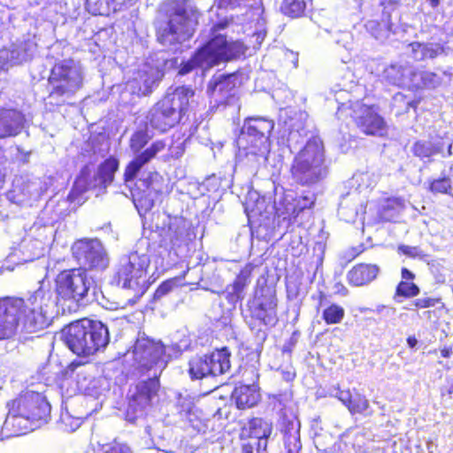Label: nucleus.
Wrapping results in <instances>:
<instances>
[{
    "instance_id": "nucleus-1",
    "label": "nucleus",
    "mask_w": 453,
    "mask_h": 453,
    "mask_svg": "<svg viewBox=\"0 0 453 453\" xmlns=\"http://www.w3.org/2000/svg\"><path fill=\"white\" fill-rule=\"evenodd\" d=\"M27 334H39L51 323L42 292H35L27 299L6 296L0 298V341L12 338L19 324Z\"/></svg>"
},
{
    "instance_id": "nucleus-2",
    "label": "nucleus",
    "mask_w": 453,
    "mask_h": 453,
    "mask_svg": "<svg viewBox=\"0 0 453 453\" xmlns=\"http://www.w3.org/2000/svg\"><path fill=\"white\" fill-rule=\"evenodd\" d=\"M195 94L194 88L185 85L167 91L148 111L147 124L160 134L177 127L187 117Z\"/></svg>"
},
{
    "instance_id": "nucleus-3",
    "label": "nucleus",
    "mask_w": 453,
    "mask_h": 453,
    "mask_svg": "<svg viewBox=\"0 0 453 453\" xmlns=\"http://www.w3.org/2000/svg\"><path fill=\"white\" fill-rule=\"evenodd\" d=\"M63 333L67 347L81 357L94 355L109 342L107 326L100 321L86 318L70 323Z\"/></svg>"
},
{
    "instance_id": "nucleus-4",
    "label": "nucleus",
    "mask_w": 453,
    "mask_h": 453,
    "mask_svg": "<svg viewBox=\"0 0 453 453\" xmlns=\"http://www.w3.org/2000/svg\"><path fill=\"white\" fill-rule=\"evenodd\" d=\"M47 82L49 98L54 100L55 105L61 106L82 88L83 74L73 58H65L52 65Z\"/></svg>"
},
{
    "instance_id": "nucleus-5",
    "label": "nucleus",
    "mask_w": 453,
    "mask_h": 453,
    "mask_svg": "<svg viewBox=\"0 0 453 453\" xmlns=\"http://www.w3.org/2000/svg\"><path fill=\"white\" fill-rule=\"evenodd\" d=\"M245 50L246 47L242 42L227 40L226 35H213L194 52L193 63L210 69L222 62L240 58Z\"/></svg>"
},
{
    "instance_id": "nucleus-6",
    "label": "nucleus",
    "mask_w": 453,
    "mask_h": 453,
    "mask_svg": "<svg viewBox=\"0 0 453 453\" xmlns=\"http://www.w3.org/2000/svg\"><path fill=\"white\" fill-rule=\"evenodd\" d=\"M324 163V147L321 142L309 140L296 155L290 167L295 180L302 186L317 182Z\"/></svg>"
},
{
    "instance_id": "nucleus-7",
    "label": "nucleus",
    "mask_w": 453,
    "mask_h": 453,
    "mask_svg": "<svg viewBox=\"0 0 453 453\" xmlns=\"http://www.w3.org/2000/svg\"><path fill=\"white\" fill-rule=\"evenodd\" d=\"M150 264V257L146 254L131 253L127 261L118 267L114 274V281L123 288L134 290L139 298L149 288L147 276Z\"/></svg>"
},
{
    "instance_id": "nucleus-8",
    "label": "nucleus",
    "mask_w": 453,
    "mask_h": 453,
    "mask_svg": "<svg viewBox=\"0 0 453 453\" xmlns=\"http://www.w3.org/2000/svg\"><path fill=\"white\" fill-rule=\"evenodd\" d=\"M90 283L84 269L71 268L60 271L55 278V293L61 304H74L88 296Z\"/></svg>"
},
{
    "instance_id": "nucleus-9",
    "label": "nucleus",
    "mask_w": 453,
    "mask_h": 453,
    "mask_svg": "<svg viewBox=\"0 0 453 453\" xmlns=\"http://www.w3.org/2000/svg\"><path fill=\"white\" fill-rule=\"evenodd\" d=\"M231 352L227 347L214 349L203 355H196L188 361V374L192 380L219 376L229 371Z\"/></svg>"
},
{
    "instance_id": "nucleus-10",
    "label": "nucleus",
    "mask_w": 453,
    "mask_h": 453,
    "mask_svg": "<svg viewBox=\"0 0 453 453\" xmlns=\"http://www.w3.org/2000/svg\"><path fill=\"white\" fill-rule=\"evenodd\" d=\"M160 382L157 377L141 380L131 387L127 397L126 419L134 423L139 418L146 415L152 405V399L158 394Z\"/></svg>"
},
{
    "instance_id": "nucleus-11",
    "label": "nucleus",
    "mask_w": 453,
    "mask_h": 453,
    "mask_svg": "<svg viewBox=\"0 0 453 453\" xmlns=\"http://www.w3.org/2000/svg\"><path fill=\"white\" fill-rule=\"evenodd\" d=\"M278 300L276 293L270 288L257 289L247 303L246 319L254 326L273 325L277 320Z\"/></svg>"
},
{
    "instance_id": "nucleus-12",
    "label": "nucleus",
    "mask_w": 453,
    "mask_h": 453,
    "mask_svg": "<svg viewBox=\"0 0 453 453\" xmlns=\"http://www.w3.org/2000/svg\"><path fill=\"white\" fill-rule=\"evenodd\" d=\"M338 114L339 118L343 114L349 115L356 126L366 135H380L387 127L384 119L372 104L357 103L349 107L340 108Z\"/></svg>"
},
{
    "instance_id": "nucleus-13",
    "label": "nucleus",
    "mask_w": 453,
    "mask_h": 453,
    "mask_svg": "<svg viewBox=\"0 0 453 453\" xmlns=\"http://www.w3.org/2000/svg\"><path fill=\"white\" fill-rule=\"evenodd\" d=\"M74 259L87 273L103 272L109 266V258L100 242L93 240H79L72 247Z\"/></svg>"
},
{
    "instance_id": "nucleus-14",
    "label": "nucleus",
    "mask_w": 453,
    "mask_h": 453,
    "mask_svg": "<svg viewBox=\"0 0 453 453\" xmlns=\"http://www.w3.org/2000/svg\"><path fill=\"white\" fill-rule=\"evenodd\" d=\"M30 390L21 391L16 397L6 403L8 410L5 425L10 426L16 435L25 434L33 430L30 426L28 408Z\"/></svg>"
},
{
    "instance_id": "nucleus-15",
    "label": "nucleus",
    "mask_w": 453,
    "mask_h": 453,
    "mask_svg": "<svg viewBox=\"0 0 453 453\" xmlns=\"http://www.w3.org/2000/svg\"><path fill=\"white\" fill-rule=\"evenodd\" d=\"M133 355L137 368L149 371L163 360L165 356V347L160 342L142 337L135 342Z\"/></svg>"
},
{
    "instance_id": "nucleus-16",
    "label": "nucleus",
    "mask_w": 453,
    "mask_h": 453,
    "mask_svg": "<svg viewBox=\"0 0 453 453\" xmlns=\"http://www.w3.org/2000/svg\"><path fill=\"white\" fill-rule=\"evenodd\" d=\"M195 33L193 20L185 7L178 6L170 14L167 26L163 29V37H172V41L180 42L190 39Z\"/></svg>"
},
{
    "instance_id": "nucleus-17",
    "label": "nucleus",
    "mask_w": 453,
    "mask_h": 453,
    "mask_svg": "<svg viewBox=\"0 0 453 453\" xmlns=\"http://www.w3.org/2000/svg\"><path fill=\"white\" fill-rule=\"evenodd\" d=\"M272 421L258 416H251L240 427L242 440L256 439L257 451H265L267 448L268 439L273 433Z\"/></svg>"
},
{
    "instance_id": "nucleus-18",
    "label": "nucleus",
    "mask_w": 453,
    "mask_h": 453,
    "mask_svg": "<svg viewBox=\"0 0 453 453\" xmlns=\"http://www.w3.org/2000/svg\"><path fill=\"white\" fill-rule=\"evenodd\" d=\"M315 201L308 196H283L276 208V214L288 222L295 221L305 210L312 209Z\"/></svg>"
},
{
    "instance_id": "nucleus-19",
    "label": "nucleus",
    "mask_w": 453,
    "mask_h": 453,
    "mask_svg": "<svg viewBox=\"0 0 453 453\" xmlns=\"http://www.w3.org/2000/svg\"><path fill=\"white\" fill-rule=\"evenodd\" d=\"M262 400L260 388L257 384H240L232 391L231 401L236 409L245 411L258 405Z\"/></svg>"
},
{
    "instance_id": "nucleus-20",
    "label": "nucleus",
    "mask_w": 453,
    "mask_h": 453,
    "mask_svg": "<svg viewBox=\"0 0 453 453\" xmlns=\"http://www.w3.org/2000/svg\"><path fill=\"white\" fill-rule=\"evenodd\" d=\"M334 397L337 398L349 411L351 415H366L370 409V403L366 396L357 389H342L335 388Z\"/></svg>"
},
{
    "instance_id": "nucleus-21",
    "label": "nucleus",
    "mask_w": 453,
    "mask_h": 453,
    "mask_svg": "<svg viewBox=\"0 0 453 453\" xmlns=\"http://www.w3.org/2000/svg\"><path fill=\"white\" fill-rule=\"evenodd\" d=\"M165 148V141L158 140L152 142L150 147L134 157L125 167L124 180H133L142 167L154 158L158 152L163 151Z\"/></svg>"
},
{
    "instance_id": "nucleus-22",
    "label": "nucleus",
    "mask_w": 453,
    "mask_h": 453,
    "mask_svg": "<svg viewBox=\"0 0 453 453\" xmlns=\"http://www.w3.org/2000/svg\"><path fill=\"white\" fill-rule=\"evenodd\" d=\"M247 135V131L241 128L240 134L236 139V144L240 153L243 157L249 156L259 157L269 151V140L259 135L250 134Z\"/></svg>"
},
{
    "instance_id": "nucleus-23",
    "label": "nucleus",
    "mask_w": 453,
    "mask_h": 453,
    "mask_svg": "<svg viewBox=\"0 0 453 453\" xmlns=\"http://www.w3.org/2000/svg\"><path fill=\"white\" fill-rule=\"evenodd\" d=\"M240 83L235 73L223 74L219 78L213 77L210 81L209 90L212 96L219 97L223 103L227 104L234 96Z\"/></svg>"
},
{
    "instance_id": "nucleus-24",
    "label": "nucleus",
    "mask_w": 453,
    "mask_h": 453,
    "mask_svg": "<svg viewBox=\"0 0 453 453\" xmlns=\"http://www.w3.org/2000/svg\"><path fill=\"white\" fill-rule=\"evenodd\" d=\"M25 123L24 115L15 109H0V139L15 136L21 133Z\"/></svg>"
},
{
    "instance_id": "nucleus-25",
    "label": "nucleus",
    "mask_w": 453,
    "mask_h": 453,
    "mask_svg": "<svg viewBox=\"0 0 453 453\" xmlns=\"http://www.w3.org/2000/svg\"><path fill=\"white\" fill-rule=\"evenodd\" d=\"M379 273L380 267L375 264L358 263L348 271L346 279L352 287H363L373 281Z\"/></svg>"
},
{
    "instance_id": "nucleus-26",
    "label": "nucleus",
    "mask_w": 453,
    "mask_h": 453,
    "mask_svg": "<svg viewBox=\"0 0 453 453\" xmlns=\"http://www.w3.org/2000/svg\"><path fill=\"white\" fill-rule=\"evenodd\" d=\"M255 267L254 264L247 263L240 269L230 285L232 290L226 295V299L229 302H239L244 298V291L251 281Z\"/></svg>"
},
{
    "instance_id": "nucleus-27",
    "label": "nucleus",
    "mask_w": 453,
    "mask_h": 453,
    "mask_svg": "<svg viewBox=\"0 0 453 453\" xmlns=\"http://www.w3.org/2000/svg\"><path fill=\"white\" fill-rule=\"evenodd\" d=\"M28 399V411L30 426L34 424L46 422L50 413V405L46 398L40 393L30 390Z\"/></svg>"
},
{
    "instance_id": "nucleus-28",
    "label": "nucleus",
    "mask_w": 453,
    "mask_h": 453,
    "mask_svg": "<svg viewBox=\"0 0 453 453\" xmlns=\"http://www.w3.org/2000/svg\"><path fill=\"white\" fill-rule=\"evenodd\" d=\"M274 128V121L263 117H248L244 119L242 129L247 131V135L257 134L269 140Z\"/></svg>"
},
{
    "instance_id": "nucleus-29",
    "label": "nucleus",
    "mask_w": 453,
    "mask_h": 453,
    "mask_svg": "<svg viewBox=\"0 0 453 453\" xmlns=\"http://www.w3.org/2000/svg\"><path fill=\"white\" fill-rule=\"evenodd\" d=\"M153 77L146 71L138 70L134 76L127 81L131 93L137 96H144L152 92Z\"/></svg>"
},
{
    "instance_id": "nucleus-30",
    "label": "nucleus",
    "mask_w": 453,
    "mask_h": 453,
    "mask_svg": "<svg viewBox=\"0 0 453 453\" xmlns=\"http://www.w3.org/2000/svg\"><path fill=\"white\" fill-rule=\"evenodd\" d=\"M168 231V242L161 243L160 247L165 249L172 261H175L180 257L178 250L185 244L184 231L178 226L173 228L172 226H169Z\"/></svg>"
},
{
    "instance_id": "nucleus-31",
    "label": "nucleus",
    "mask_w": 453,
    "mask_h": 453,
    "mask_svg": "<svg viewBox=\"0 0 453 453\" xmlns=\"http://www.w3.org/2000/svg\"><path fill=\"white\" fill-rule=\"evenodd\" d=\"M442 145L439 142H433L426 140H417L411 147L412 155L420 160L436 156L442 152Z\"/></svg>"
},
{
    "instance_id": "nucleus-32",
    "label": "nucleus",
    "mask_w": 453,
    "mask_h": 453,
    "mask_svg": "<svg viewBox=\"0 0 453 453\" xmlns=\"http://www.w3.org/2000/svg\"><path fill=\"white\" fill-rule=\"evenodd\" d=\"M403 206V204L400 198H387L378 211V217L380 220L382 222L393 221Z\"/></svg>"
},
{
    "instance_id": "nucleus-33",
    "label": "nucleus",
    "mask_w": 453,
    "mask_h": 453,
    "mask_svg": "<svg viewBox=\"0 0 453 453\" xmlns=\"http://www.w3.org/2000/svg\"><path fill=\"white\" fill-rule=\"evenodd\" d=\"M119 166V160L110 156L104 159L98 166V178L104 184H110L114 180V174L118 171Z\"/></svg>"
},
{
    "instance_id": "nucleus-34",
    "label": "nucleus",
    "mask_w": 453,
    "mask_h": 453,
    "mask_svg": "<svg viewBox=\"0 0 453 453\" xmlns=\"http://www.w3.org/2000/svg\"><path fill=\"white\" fill-rule=\"evenodd\" d=\"M344 317V308L336 303L327 304L321 311V319L326 325L340 324L343 320Z\"/></svg>"
},
{
    "instance_id": "nucleus-35",
    "label": "nucleus",
    "mask_w": 453,
    "mask_h": 453,
    "mask_svg": "<svg viewBox=\"0 0 453 453\" xmlns=\"http://www.w3.org/2000/svg\"><path fill=\"white\" fill-rule=\"evenodd\" d=\"M427 190L434 195L453 196L451 179L447 175L432 179L428 181Z\"/></svg>"
},
{
    "instance_id": "nucleus-36",
    "label": "nucleus",
    "mask_w": 453,
    "mask_h": 453,
    "mask_svg": "<svg viewBox=\"0 0 453 453\" xmlns=\"http://www.w3.org/2000/svg\"><path fill=\"white\" fill-rule=\"evenodd\" d=\"M306 8V0H283L280 9L284 15L296 19L305 14Z\"/></svg>"
},
{
    "instance_id": "nucleus-37",
    "label": "nucleus",
    "mask_w": 453,
    "mask_h": 453,
    "mask_svg": "<svg viewBox=\"0 0 453 453\" xmlns=\"http://www.w3.org/2000/svg\"><path fill=\"white\" fill-rule=\"evenodd\" d=\"M108 143V137L103 133L92 134L85 142V152L84 156H95L97 153L103 151V145Z\"/></svg>"
},
{
    "instance_id": "nucleus-38",
    "label": "nucleus",
    "mask_w": 453,
    "mask_h": 453,
    "mask_svg": "<svg viewBox=\"0 0 453 453\" xmlns=\"http://www.w3.org/2000/svg\"><path fill=\"white\" fill-rule=\"evenodd\" d=\"M420 292L419 287L411 281L400 280L395 288V296L404 298L417 296Z\"/></svg>"
},
{
    "instance_id": "nucleus-39",
    "label": "nucleus",
    "mask_w": 453,
    "mask_h": 453,
    "mask_svg": "<svg viewBox=\"0 0 453 453\" xmlns=\"http://www.w3.org/2000/svg\"><path fill=\"white\" fill-rule=\"evenodd\" d=\"M84 363L74 360L71 362L65 369L61 370L57 375V382L60 388H63L65 382L73 377L75 370L83 365Z\"/></svg>"
},
{
    "instance_id": "nucleus-40",
    "label": "nucleus",
    "mask_w": 453,
    "mask_h": 453,
    "mask_svg": "<svg viewBox=\"0 0 453 453\" xmlns=\"http://www.w3.org/2000/svg\"><path fill=\"white\" fill-rule=\"evenodd\" d=\"M437 304L443 307V303L440 297L423 296L417 298L412 302V305L416 310L432 308L435 307Z\"/></svg>"
},
{
    "instance_id": "nucleus-41",
    "label": "nucleus",
    "mask_w": 453,
    "mask_h": 453,
    "mask_svg": "<svg viewBox=\"0 0 453 453\" xmlns=\"http://www.w3.org/2000/svg\"><path fill=\"white\" fill-rule=\"evenodd\" d=\"M174 286L173 279H169L162 281L158 287L156 288L153 294V299L157 300L162 298L164 296L170 293Z\"/></svg>"
},
{
    "instance_id": "nucleus-42",
    "label": "nucleus",
    "mask_w": 453,
    "mask_h": 453,
    "mask_svg": "<svg viewBox=\"0 0 453 453\" xmlns=\"http://www.w3.org/2000/svg\"><path fill=\"white\" fill-rule=\"evenodd\" d=\"M420 80L423 88H435L439 82L438 75L434 72L428 71L420 73Z\"/></svg>"
},
{
    "instance_id": "nucleus-43",
    "label": "nucleus",
    "mask_w": 453,
    "mask_h": 453,
    "mask_svg": "<svg viewBox=\"0 0 453 453\" xmlns=\"http://www.w3.org/2000/svg\"><path fill=\"white\" fill-rule=\"evenodd\" d=\"M367 248L364 243H360L357 246L349 247L344 253V259L346 262L349 263L358 257L361 254H363Z\"/></svg>"
},
{
    "instance_id": "nucleus-44",
    "label": "nucleus",
    "mask_w": 453,
    "mask_h": 453,
    "mask_svg": "<svg viewBox=\"0 0 453 453\" xmlns=\"http://www.w3.org/2000/svg\"><path fill=\"white\" fill-rule=\"evenodd\" d=\"M439 55V48H434L429 43H423L421 47V53L419 59L424 60L426 58H434Z\"/></svg>"
},
{
    "instance_id": "nucleus-45",
    "label": "nucleus",
    "mask_w": 453,
    "mask_h": 453,
    "mask_svg": "<svg viewBox=\"0 0 453 453\" xmlns=\"http://www.w3.org/2000/svg\"><path fill=\"white\" fill-rule=\"evenodd\" d=\"M148 140L149 138L146 132H136L131 139V147L139 150L147 144Z\"/></svg>"
},
{
    "instance_id": "nucleus-46",
    "label": "nucleus",
    "mask_w": 453,
    "mask_h": 453,
    "mask_svg": "<svg viewBox=\"0 0 453 453\" xmlns=\"http://www.w3.org/2000/svg\"><path fill=\"white\" fill-rule=\"evenodd\" d=\"M398 250L410 257H417L421 256V251L418 247L400 245L398 247Z\"/></svg>"
},
{
    "instance_id": "nucleus-47",
    "label": "nucleus",
    "mask_w": 453,
    "mask_h": 453,
    "mask_svg": "<svg viewBox=\"0 0 453 453\" xmlns=\"http://www.w3.org/2000/svg\"><path fill=\"white\" fill-rule=\"evenodd\" d=\"M408 47L411 50L413 59L415 61H420L419 55L421 53L422 42H412L408 45Z\"/></svg>"
},
{
    "instance_id": "nucleus-48",
    "label": "nucleus",
    "mask_w": 453,
    "mask_h": 453,
    "mask_svg": "<svg viewBox=\"0 0 453 453\" xmlns=\"http://www.w3.org/2000/svg\"><path fill=\"white\" fill-rule=\"evenodd\" d=\"M228 26V22L226 20H221L213 24L211 28V35H219V32L220 30L225 29Z\"/></svg>"
},
{
    "instance_id": "nucleus-49",
    "label": "nucleus",
    "mask_w": 453,
    "mask_h": 453,
    "mask_svg": "<svg viewBox=\"0 0 453 453\" xmlns=\"http://www.w3.org/2000/svg\"><path fill=\"white\" fill-rule=\"evenodd\" d=\"M415 274L406 267L401 269V280L414 282Z\"/></svg>"
},
{
    "instance_id": "nucleus-50",
    "label": "nucleus",
    "mask_w": 453,
    "mask_h": 453,
    "mask_svg": "<svg viewBox=\"0 0 453 453\" xmlns=\"http://www.w3.org/2000/svg\"><path fill=\"white\" fill-rule=\"evenodd\" d=\"M334 289H335V294L337 296H346L349 295V289L342 281H338L334 284Z\"/></svg>"
},
{
    "instance_id": "nucleus-51",
    "label": "nucleus",
    "mask_w": 453,
    "mask_h": 453,
    "mask_svg": "<svg viewBox=\"0 0 453 453\" xmlns=\"http://www.w3.org/2000/svg\"><path fill=\"white\" fill-rule=\"evenodd\" d=\"M195 68H202L206 69L205 66L202 65H195V63H193V56L190 58V59L188 61V63L182 67V73H189Z\"/></svg>"
},
{
    "instance_id": "nucleus-52",
    "label": "nucleus",
    "mask_w": 453,
    "mask_h": 453,
    "mask_svg": "<svg viewBox=\"0 0 453 453\" xmlns=\"http://www.w3.org/2000/svg\"><path fill=\"white\" fill-rule=\"evenodd\" d=\"M318 305L316 307L317 311L327 302V296L325 292L319 291L317 296Z\"/></svg>"
},
{
    "instance_id": "nucleus-53",
    "label": "nucleus",
    "mask_w": 453,
    "mask_h": 453,
    "mask_svg": "<svg viewBox=\"0 0 453 453\" xmlns=\"http://www.w3.org/2000/svg\"><path fill=\"white\" fill-rule=\"evenodd\" d=\"M453 354V349L452 346L445 345L443 348L441 349V356L443 357H449Z\"/></svg>"
},
{
    "instance_id": "nucleus-54",
    "label": "nucleus",
    "mask_w": 453,
    "mask_h": 453,
    "mask_svg": "<svg viewBox=\"0 0 453 453\" xmlns=\"http://www.w3.org/2000/svg\"><path fill=\"white\" fill-rule=\"evenodd\" d=\"M254 447L251 443L246 442L242 443L241 447V453H253Z\"/></svg>"
},
{
    "instance_id": "nucleus-55",
    "label": "nucleus",
    "mask_w": 453,
    "mask_h": 453,
    "mask_svg": "<svg viewBox=\"0 0 453 453\" xmlns=\"http://www.w3.org/2000/svg\"><path fill=\"white\" fill-rule=\"evenodd\" d=\"M408 346L411 349L415 348L418 344V341L414 335H410L407 337Z\"/></svg>"
},
{
    "instance_id": "nucleus-56",
    "label": "nucleus",
    "mask_w": 453,
    "mask_h": 453,
    "mask_svg": "<svg viewBox=\"0 0 453 453\" xmlns=\"http://www.w3.org/2000/svg\"><path fill=\"white\" fill-rule=\"evenodd\" d=\"M399 2H400V0H380V4L381 6L387 7L389 5L397 4H399Z\"/></svg>"
},
{
    "instance_id": "nucleus-57",
    "label": "nucleus",
    "mask_w": 453,
    "mask_h": 453,
    "mask_svg": "<svg viewBox=\"0 0 453 453\" xmlns=\"http://www.w3.org/2000/svg\"><path fill=\"white\" fill-rule=\"evenodd\" d=\"M225 4L234 5L238 4L241 0H220Z\"/></svg>"
},
{
    "instance_id": "nucleus-58",
    "label": "nucleus",
    "mask_w": 453,
    "mask_h": 453,
    "mask_svg": "<svg viewBox=\"0 0 453 453\" xmlns=\"http://www.w3.org/2000/svg\"><path fill=\"white\" fill-rule=\"evenodd\" d=\"M426 1L429 3V4L432 8H436L440 4V0H426Z\"/></svg>"
},
{
    "instance_id": "nucleus-59",
    "label": "nucleus",
    "mask_w": 453,
    "mask_h": 453,
    "mask_svg": "<svg viewBox=\"0 0 453 453\" xmlns=\"http://www.w3.org/2000/svg\"><path fill=\"white\" fill-rule=\"evenodd\" d=\"M418 100L411 101L408 103V107H411L413 109H416L418 104Z\"/></svg>"
},
{
    "instance_id": "nucleus-60",
    "label": "nucleus",
    "mask_w": 453,
    "mask_h": 453,
    "mask_svg": "<svg viewBox=\"0 0 453 453\" xmlns=\"http://www.w3.org/2000/svg\"><path fill=\"white\" fill-rule=\"evenodd\" d=\"M452 142H450L449 144H448V147H447V150H448V156H450L452 155Z\"/></svg>"
},
{
    "instance_id": "nucleus-61",
    "label": "nucleus",
    "mask_w": 453,
    "mask_h": 453,
    "mask_svg": "<svg viewBox=\"0 0 453 453\" xmlns=\"http://www.w3.org/2000/svg\"><path fill=\"white\" fill-rule=\"evenodd\" d=\"M80 424H81L80 419H79V418H76V419L74 420V426H73L71 425V430H74L76 427H78V426H80Z\"/></svg>"
},
{
    "instance_id": "nucleus-62",
    "label": "nucleus",
    "mask_w": 453,
    "mask_h": 453,
    "mask_svg": "<svg viewBox=\"0 0 453 453\" xmlns=\"http://www.w3.org/2000/svg\"><path fill=\"white\" fill-rule=\"evenodd\" d=\"M425 315H426L428 319H431L432 315H435V313L434 311H427L425 312Z\"/></svg>"
},
{
    "instance_id": "nucleus-63",
    "label": "nucleus",
    "mask_w": 453,
    "mask_h": 453,
    "mask_svg": "<svg viewBox=\"0 0 453 453\" xmlns=\"http://www.w3.org/2000/svg\"><path fill=\"white\" fill-rule=\"evenodd\" d=\"M68 418H69V417H62V418H61V420H62V422H63V423H65V425H67V424H66V422H67V419H68Z\"/></svg>"
}]
</instances>
